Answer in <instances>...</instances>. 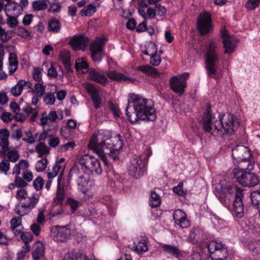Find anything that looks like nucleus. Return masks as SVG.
I'll return each mask as SVG.
<instances>
[{
    "mask_svg": "<svg viewBox=\"0 0 260 260\" xmlns=\"http://www.w3.org/2000/svg\"><path fill=\"white\" fill-rule=\"evenodd\" d=\"M125 111L128 121L132 124L139 120L153 121L156 118L152 101L138 94L129 95Z\"/></svg>",
    "mask_w": 260,
    "mask_h": 260,
    "instance_id": "nucleus-1",
    "label": "nucleus"
},
{
    "mask_svg": "<svg viewBox=\"0 0 260 260\" xmlns=\"http://www.w3.org/2000/svg\"><path fill=\"white\" fill-rule=\"evenodd\" d=\"M236 117L232 114H228L224 119L219 118V120L212 115L209 108L206 110L203 116L201 123L205 132L210 133L215 136L224 138L232 135L235 128L237 126Z\"/></svg>",
    "mask_w": 260,
    "mask_h": 260,
    "instance_id": "nucleus-2",
    "label": "nucleus"
},
{
    "mask_svg": "<svg viewBox=\"0 0 260 260\" xmlns=\"http://www.w3.org/2000/svg\"><path fill=\"white\" fill-rule=\"evenodd\" d=\"M243 190L235 185L226 184L222 186V184L220 183L216 187L215 194L224 206H228L229 205L231 196L234 193H235L233 210L237 216L241 217L244 213V205L242 201Z\"/></svg>",
    "mask_w": 260,
    "mask_h": 260,
    "instance_id": "nucleus-3",
    "label": "nucleus"
},
{
    "mask_svg": "<svg viewBox=\"0 0 260 260\" xmlns=\"http://www.w3.org/2000/svg\"><path fill=\"white\" fill-rule=\"evenodd\" d=\"M88 147L96 153L106 165H108L111 160L118 159L119 152L117 149L114 148L107 142H97V138L94 136L90 138Z\"/></svg>",
    "mask_w": 260,
    "mask_h": 260,
    "instance_id": "nucleus-4",
    "label": "nucleus"
},
{
    "mask_svg": "<svg viewBox=\"0 0 260 260\" xmlns=\"http://www.w3.org/2000/svg\"><path fill=\"white\" fill-rule=\"evenodd\" d=\"M217 44L213 41L209 42L206 47L205 57V65L207 75L209 78L217 79L216 76L217 66L219 61V57L216 50Z\"/></svg>",
    "mask_w": 260,
    "mask_h": 260,
    "instance_id": "nucleus-5",
    "label": "nucleus"
},
{
    "mask_svg": "<svg viewBox=\"0 0 260 260\" xmlns=\"http://www.w3.org/2000/svg\"><path fill=\"white\" fill-rule=\"evenodd\" d=\"M77 161L84 173L88 175L101 174L102 169L99 160L88 154L79 156Z\"/></svg>",
    "mask_w": 260,
    "mask_h": 260,
    "instance_id": "nucleus-6",
    "label": "nucleus"
},
{
    "mask_svg": "<svg viewBox=\"0 0 260 260\" xmlns=\"http://www.w3.org/2000/svg\"><path fill=\"white\" fill-rule=\"evenodd\" d=\"M233 175L239 184L245 187H254L260 181L258 176L250 171L239 172L238 170H234Z\"/></svg>",
    "mask_w": 260,
    "mask_h": 260,
    "instance_id": "nucleus-7",
    "label": "nucleus"
},
{
    "mask_svg": "<svg viewBox=\"0 0 260 260\" xmlns=\"http://www.w3.org/2000/svg\"><path fill=\"white\" fill-rule=\"evenodd\" d=\"M128 171L129 175L135 179H140L143 176L145 169L140 156H133L129 165Z\"/></svg>",
    "mask_w": 260,
    "mask_h": 260,
    "instance_id": "nucleus-8",
    "label": "nucleus"
},
{
    "mask_svg": "<svg viewBox=\"0 0 260 260\" xmlns=\"http://www.w3.org/2000/svg\"><path fill=\"white\" fill-rule=\"evenodd\" d=\"M105 40V38H100L90 45L89 49L91 52V57L95 62H100L104 56L103 47Z\"/></svg>",
    "mask_w": 260,
    "mask_h": 260,
    "instance_id": "nucleus-9",
    "label": "nucleus"
},
{
    "mask_svg": "<svg viewBox=\"0 0 260 260\" xmlns=\"http://www.w3.org/2000/svg\"><path fill=\"white\" fill-rule=\"evenodd\" d=\"M189 75L188 73L181 74L183 79L179 78L176 76L172 77L170 80L171 89L177 93L182 94L186 86V79L188 78Z\"/></svg>",
    "mask_w": 260,
    "mask_h": 260,
    "instance_id": "nucleus-10",
    "label": "nucleus"
},
{
    "mask_svg": "<svg viewBox=\"0 0 260 260\" xmlns=\"http://www.w3.org/2000/svg\"><path fill=\"white\" fill-rule=\"evenodd\" d=\"M71 235V230L68 225L60 226L56 225L51 231V236L55 241L65 242Z\"/></svg>",
    "mask_w": 260,
    "mask_h": 260,
    "instance_id": "nucleus-11",
    "label": "nucleus"
},
{
    "mask_svg": "<svg viewBox=\"0 0 260 260\" xmlns=\"http://www.w3.org/2000/svg\"><path fill=\"white\" fill-rule=\"evenodd\" d=\"M198 27L200 33L204 35L209 32L212 29L211 18L207 12L201 13L198 18Z\"/></svg>",
    "mask_w": 260,
    "mask_h": 260,
    "instance_id": "nucleus-12",
    "label": "nucleus"
},
{
    "mask_svg": "<svg viewBox=\"0 0 260 260\" xmlns=\"http://www.w3.org/2000/svg\"><path fill=\"white\" fill-rule=\"evenodd\" d=\"M232 156L236 161H242L250 158L251 153L250 150L247 147L243 145H238L233 148Z\"/></svg>",
    "mask_w": 260,
    "mask_h": 260,
    "instance_id": "nucleus-13",
    "label": "nucleus"
},
{
    "mask_svg": "<svg viewBox=\"0 0 260 260\" xmlns=\"http://www.w3.org/2000/svg\"><path fill=\"white\" fill-rule=\"evenodd\" d=\"M38 200L35 197H27L25 199L20 201L18 206L21 207L22 211H17V214L20 216H24L28 214L30 210L35 207Z\"/></svg>",
    "mask_w": 260,
    "mask_h": 260,
    "instance_id": "nucleus-14",
    "label": "nucleus"
},
{
    "mask_svg": "<svg viewBox=\"0 0 260 260\" xmlns=\"http://www.w3.org/2000/svg\"><path fill=\"white\" fill-rule=\"evenodd\" d=\"M33 236L30 232H23L21 234L20 239L23 242L24 245L22 246V250L17 254V260H21L25 256L26 253L30 250L29 243L33 239Z\"/></svg>",
    "mask_w": 260,
    "mask_h": 260,
    "instance_id": "nucleus-15",
    "label": "nucleus"
},
{
    "mask_svg": "<svg viewBox=\"0 0 260 260\" xmlns=\"http://www.w3.org/2000/svg\"><path fill=\"white\" fill-rule=\"evenodd\" d=\"M89 42V39L83 36H79L73 38L69 44L74 50H84Z\"/></svg>",
    "mask_w": 260,
    "mask_h": 260,
    "instance_id": "nucleus-16",
    "label": "nucleus"
},
{
    "mask_svg": "<svg viewBox=\"0 0 260 260\" xmlns=\"http://www.w3.org/2000/svg\"><path fill=\"white\" fill-rule=\"evenodd\" d=\"M58 113H59L61 115L60 119H61L63 117V114L61 111H58ZM59 118L57 114V112L55 111H51L47 114V112H44L41 115V117L39 122H38L40 125L44 126L47 124L48 121L54 122H56L57 119Z\"/></svg>",
    "mask_w": 260,
    "mask_h": 260,
    "instance_id": "nucleus-17",
    "label": "nucleus"
},
{
    "mask_svg": "<svg viewBox=\"0 0 260 260\" xmlns=\"http://www.w3.org/2000/svg\"><path fill=\"white\" fill-rule=\"evenodd\" d=\"M33 175L30 171L24 172H17V187H25L27 185V182L32 181Z\"/></svg>",
    "mask_w": 260,
    "mask_h": 260,
    "instance_id": "nucleus-18",
    "label": "nucleus"
},
{
    "mask_svg": "<svg viewBox=\"0 0 260 260\" xmlns=\"http://www.w3.org/2000/svg\"><path fill=\"white\" fill-rule=\"evenodd\" d=\"M10 136L9 131L6 128L0 129V147L2 150H0V155H5L8 150L9 143L8 138Z\"/></svg>",
    "mask_w": 260,
    "mask_h": 260,
    "instance_id": "nucleus-19",
    "label": "nucleus"
},
{
    "mask_svg": "<svg viewBox=\"0 0 260 260\" xmlns=\"http://www.w3.org/2000/svg\"><path fill=\"white\" fill-rule=\"evenodd\" d=\"M175 222L181 228H186L189 225V222L186 218V214L181 210L175 211L173 214Z\"/></svg>",
    "mask_w": 260,
    "mask_h": 260,
    "instance_id": "nucleus-20",
    "label": "nucleus"
},
{
    "mask_svg": "<svg viewBox=\"0 0 260 260\" xmlns=\"http://www.w3.org/2000/svg\"><path fill=\"white\" fill-rule=\"evenodd\" d=\"M88 75V78L90 80L96 82L103 86H105L108 82V79L104 75L94 69H89Z\"/></svg>",
    "mask_w": 260,
    "mask_h": 260,
    "instance_id": "nucleus-21",
    "label": "nucleus"
},
{
    "mask_svg": "<svg viewBox=\"0 0 260 260\" xmlns=\"http://www.w3.org/2000/svg\"><path fill=\"white\" fill-rule=\"evenodd\" d=\"M47 75L49 78H56L58 77L61 81L63 80V71L61 66L57 64H51L48 69Z\"/></svg>",
    "mask_w": 260,
    "mask_h": 260,
    "instance_id": "nucleus-22",
    "label": "nucleus"
},
{
    "mask_svg": "<svg viewBox=\"0 0 260 260\" xmlns=\"http://www.w3.org/2000/svg\"><path fill=\"white\" fill-rule=\"evenodd\" d=\"M225 53H231L235 51L237 39L234 36L225 37L222 40Z\"/></svg>",
    "mask_w": 260,
    "mask_h": 260,
    "instance_id": "nucleus-23",
    "label": "nucleus"
},
{
    "mask_svg": "<svg viewBox=\"0 0 260 260\" xmlns=\"http://www.w3.org/2000/svg\"><path fill=\"white\" fill-rule=\"evenodd\" d=\"M161 247L165 252L176 258H179L183 255L182 251L177 246L171 244H163Z\"/></svg>",
    "mask_w": 260,
    "mask_h": 260,
    "instance_id": "nucleus-24",
    "label": "nucleus"
},
{
    "mask_svg": "<svg viewBox=\"0 0 260 260\" xmlns=\"http://www.w3.org/2000/svg\"><path fill=\"white\" fill-rule=\"evenodd\" d=\"M34 249L32 252L34 260H42L45 254V246L41 242H37L34 245Z\"/></svg>",
    "mask_w": 260,
    "mask_h": 260,
    "instance_id": "nucleus-25",
    "label": "nucleus"
},
{
    "mask_svg": "<svg viewBox=\"0 0 260 260\" xmlns=\"http://www.w3.org/2000/svg\"><path fill=\"white\" fill-rule=\"evenodd\" d=\"M88 257L80 251H69L64 257V260H87Z\"/></svg>",
    "mask_w": 260,
    "mask_h": 260,
    "instance_id": "nucleus-26",
    "label": "nucleus"
},
{
    "mask_svg": "<svg viewBox=\"0 0 260 260\" xmlns=\"http://www.w3.org/2000/svg\"><path fill=\"white\" fill-rule=\"evenodd\" d=\"M212 259L214 260H225L228 255L229 252L225 246L220 249L210 254Z\"/></svg>",
    "mask_w": 260,
    "mask_h": 260,
    "instance_id": "nucleus-27",
    "label": "nucleus"
},
{
    "mask_svg": "<svg viewBox=\"0 0 260 260\" xmlns=\"http://www.w3.org/2000/svg\"><path fill=\"white\" fill-rule=\"evenodd\" d=\"M62 180V177L59 175L57 179V190L56 197L54 199V202L57 205H61L64 199V191L63 189L60 188V183Z\"/></svg>",
    "mask_w": 260,
    "mask_h": 260,
    "instance_id": "nucleus-28",
    "label": "nucleus"
},
{
    "mask_svg": "<svg viewBox=\"0 0 260 260\" xmlns=\"http://www.w3.org/2000/svg\"><path fill=\"white\" fill-rule=\"evenodd\" d=\"M137 69L138 71L154 77L159 76V73L157 70L149 65L140 66L137 67Z\"/></svg>",
    "mask_w": 260,
    "mask_h": 260,
    "instance_id": "nucleus-29",
    "label": "nucleus"
},
{
    "mask_svg": "<svg viewBox=\"0 0 260 260\" xmlns=\"http://www.w3.org/2000/svg\"><path fill=\"white\" fill-rule=\"evenodd\" d=\"M17 111H22L25 112L28 116H29L30 120L32 122L35 121L38 115V111L35 109H32L28 106H25L24 107L21 108L20 106L17 105Z\"/></svg>",
    "mask_w": 260,
    "mask_h": 260,
    "instance_id": "nucleus-30",
    "label": "nucleus"
},
{
    "mask_svg": "<svg viewBox=\"0 0 260 260\" xmlns=\"http://www.w3.org/2000/svg\"><path fill=\"white\" fill-rule=\"evenodd\" d=\"M61 26V23L56 18H52L48 21V30L50 32H58L60 30Z\"/></svg>",
    "mask_w": 260,
    "mask_h": 260,
    "instance_id": "nucleus-31",
    "label": "nucleus"
},
{
    "mask_svg": "<svg viewBox=\"0 0 260 260\" xmlns=\"http://www.w3.org/2000/svg\"><path fill=\"white\" fill-rule=\"evenodd\" d=\"M135 249L138 253L142 254L146 251H148V248L146 243V240L145 239H141L137 242H135Z\"/></svg>",
    "mask_w": 260,
    "mask_h": 260,
    "instance_id": "nucleus-32",
    "label": "nucleus"
},
{
    "mask_svg": "<svg viewBox=\"0 0 260 260\" xmlns=\"http://www.w3.org/2000/svg\"><path fill=\"white\" fill-rule=\"evenodd\" d=\"M92 136H94L97 138V142L101 140V142H106L111 138V135L109 131L101 129L98 131L97 134H94Z\"/></svg>",
    "mask_w": 260,
    "mask_h": 260,
    "instance_id": "nucleus-33",
    "label": "nucleus"
},
{
    "mask_svg": "<svg viewBox=\"0 0 260 260\" xmlns=\"http://www.w3.org/2000/svg\"><path fill=\"white\" fill-rule=\"evenodd\" d=\"M238 164L237 168H235L234 170H238L239 172H247L246 170L250 169L249 168L251 165V160L250 158L246 159H242V161H236Z\"/></svg>",
    "mask_w": 260,
    "mask_h": 260,
    "instance_id": "nucleus-34",
    "label": "nucleus"
},
{
    "mask_svg": "<svg viewBox=\"0 0 260 260\" xmlns=\"http://www.w3.org/2000/svg\"><path fill=\"white\" fill-rule=\"evenodd\" d=\"M108 77L112 80L116 81H126L128 80L125 76L122 74L118 73L115 71H111L107 73Z\"/></svg>",
    "mask_w": 260,
    "mask_h": 260,
    "instance_id": "nucleus-35",
    "label": "nucleus"
},
{
    "mask_svg": "<svg viewBox=\"0 0 260 260\" xmlns=\"http://www.w3.org/2000/svg\"><path fill=\"white\" fill-rule=\"evenodd\" d=\"M9 74H13L16 71V54L10 53L9 57Z\"/></svg>",
    "mask_w": 260,
    "mask_h": 260,
    "instance_id": "nucleus-36",
    "label": "nucleus"
},
{
    "mask_svg": "<svg viewBox=\"0 0 260 260\" xmlns=\"http://www.w3.org/2000/svg\"><path fill=\"white\" fill-rule=\"evenodd\" d=\"M83 86L90 97L99 94L98 88L92 83L86 82L83 84Z\"/></svg>",
    "mask_w": 260,
    "mask_h": 260,
    "instance_id": "nucleus-37",
    "label": "nucleus"
},
{
    "mask_svg": "<svg viewBox=\"0 0 260 260\" xmlns=\"http://www.w3.org/2000/svg\"><path fill=\"white\" fill-rule=\"evenodd\" d=\"M160 203L161 199L160 196L155 191H152L149 199L150 206L152 207H157L160 205Z\"/></svg>",
    "mask_w": 260,
    "mask_h": 260,
    "instance_id": "nucleus-38",
    "label": "nucleus"
},
{
    "mask_svg": "<svg viewBox=\"0 0 260 260\" xmlns=\"http://www.w3.org/2000/svg\"><path fill=\"white\" fill-rule=\"evenodd\" d=\"M21 138L23 141L30 144L35 142V139L30 131L26 132L23 135L20 130L17 129V139Z\"/></svg>",
    "mask_w": 260,
    "mask_h": 260,
    "instance_id": "nucleus-39",
    "label": "nucleus"
},
{
    "mask_svg": "<svg viewBox=\"0 0 260 260\" xmlns=\"http://www.w3.org/2000/svg\"><path fill=\"white\" fill-rule=\"evenodd\" d=\"M225 245L223 244L221 242L214 240L211 241L208 245V249L210 253L216 251L224 247Z\"/></svg>",
    "mask_w": 260,
    "mask_h": 260,
    "instance_id": "nucleus-40",
    "label": "nucleus"
},
{
    "mask_svg": "<svg viewBox=\"0 0 260 260\" xmlns=\"http://www.w3.org/2000/svg\"><path fill=\"white\" fill-rule=\"evenodd\" d=\"M96 11V7L92 4H89L81 10L80 14L82 16H91Z\"/></svg>",
    "mask_w": 260,
    "mask_h": 260,
    "instance_id": "nucleus-41",
    "label": "nucleus"
},
{
    "mask_svg": "<svg viewBox=\"0 0 260 260\" xmlns=\"http://www.w3.org/2000/svg\"><path fill=\"white\" fill-rule=\"evenodd\" d=\"M36 150L38 153V156L42 157L44 155L49 153V148L44 143L41 142L36 147Z\"/></svg>",
    "mask_w": 260,
    "mask_h": 260,
    "instance_id": "nucleus-42",
    "label": "nucleus"
},
{
    "mask_svg": "<svg viewBox=\"0 0 260 260\" xmlns=\"http://www.w3.org/2000/svg\"><path fill=\"white\" fill-rule=\"evenodd\" d=\"M252 205L258 209L260 206V190L253 191L250 194Z\"/></svg>",
    "mask_w": 260,
    "mask_h": 260,
    "instance_id": "nucleus-43",
    "label": "nucleus"
},
{
    "mask_svg": "<svg viewBox=\"0 0 260 260\" xmlns=\"http://www.w3.org/2000/svg\"><path fill=\"white\" fill-rule=\"evenodd\" d=\"M75 67L78 71H81L82 73L87 72L88 66L83 59H76Z\"/></svg>",
    "mask_w": 260,
    "mask_h": 260,
    "instance_id": "nucleus-44",
    "label": "nucleus"
},
{
    "mask_svg": "<svg viewBox=\"0 0 260 260\" xmlns=\"http://www.w3.org/2000/svg\"><path fill=\"white\" fill-rule=\"evenodd\" d=\"M15 34V32L12 30L6 31L4 28L0 25V38L4 42H7Z\"/></svg>",
    "mask_w": 260,
    "mask_h": 260,
    "instance_id": "nucleus-45",
    "label": "nucleus"
},
{
    "mask_svg": "<svg viewBox=\"0 0 260 260\" xmlns=\"http://www.w3.org/2000/svg\"><path fill=\"white\" fill-rule=\"evenodd\" d=\"M48 3L47 0L36 1L32 3V8L36 11L43 10L47 8Z\"/></svg>",
    "mask_w": 260,
    "mask_h": 260,
    "instance_id": "nucleus-46",
    "label": "nucleus"
},
{
    "mask_svg": "<svg viewBox=\"0 0 260 260\" xmlns=\"http://www.w3.org/2000/svg\"><path fill=\"white\" fill-rule=\"evenodd\" d=\"M30 84L29 82L25 80H20L17 82V96L20 95L23 89H29L31 88Z\"/></svg>",
    "mask_w": 260,
    "mask_h": 260,
    "instance_id": "nucleus-47",
    "label": "nucleus"
},
{
    "mask_svg": "<svg viewBox=\"0 0 260 260\" xmlns=\"http://www.w3.org/2000/svg\"><path fill=\"white\" fill-rule=\"evenodd\" d=\"M45 92V86H44L42 83L38 82L34 85V88L32 89V92L35 94L42 96Z\"/></svg>",
    "mask_w": 260,
    "mask_h": 260,
    "instance_id": "nucleus-48",
    "label": "nucleus"
},
{
    "mask_svg": "<svg viewBox=\"0 0 260 260\" xmlns=\"http://www.w3.org/2000/svg\"><path fill=\"white\" fill-rule=\"evenodd\" d=\"M16 4L14 3H8L6 5L5 12L7 16L15 15Z\"/></svg>",
    "mask_w": 260,
    "mask_h": 260,
    "instance_id": "nucleus-49",
    "label": "nucleus"
},
{
    "mask_svg": "<svg viewBox=\"0 0 260 260\" xmlns=\"http://www.w3.org/2000/svg\"><path fill=\"white\" fill-rule=\"evenodd\" d=\"M48 164L46 158H43L37 161L36 164V170L37 172H42L45 170Z\"/></svg>",
    "mask_w": 260,
    "mask_h": 260,
    "instance_id": "nucleus-50",
    "label": "nucleus"
},
{
    "mask_svg": "<svg viewBox=\"0 0 260 260\" xmlns=\"http://www.w3.org/2000/svg\"><path fill=\"white\" fill-rule=\"evenodd\" d=\"M76 146L74 141H70L63 145H61L58 147V151L61 152H66L68 150L73 149Z\"/></svg>",
    "mask_w": 260,
    "mask_h": 260,
    "instance_id": "nucleus-51",
    "label": "nucleus"
},
{
    "mask_svg": "<svg viewBox=\"0 0 260 260\" xmlns=\"http://www.w3.org/2000/svg\"><path fill=\"white\" fill-rule=\"evenodd\" d=\"M29 164L25 159H21L17 164V172H24L28 171Z\"/></svg>",
    "mask_w": 260,
    "mask_h": 260,
    "instance_id": "nucleus-52",
    "label": "nucleus"
},
{
    "mask_svg": "<svg viewBox=\"0 0 260 260\" xmlns=\"http://www.w3.org/2000/svg\"><path fill=\"white\" fill-rule=\"evenodd\" d=\"M200 230L198 228H193L190 231L189 235L187 238L189 241L192 243L196 242V237L200 233Z\"/></svg>",
    "mask_w": 260,
    "mask_h": 260,
    "instance_id": "nucleus-53",
    "label": "nucleus"
},
{
    "mask_svg": "<svg viewBox=\"0 0 260 260\" xmlns=\"http://www.w3.org/2000/svg\"><path fill=\"white\" fill-rule=\"evenodd\" d=\"M44 184V181L41 177H38L33 182V186L36 190H41Z\"/></svg>",
    "mask_w": 260,
    "mask_h": 260,
    "instance_id": "nucleus-54",
    "label": "nucleus"
},
{
    "mask_svg": "<svg viewBox=\"0 0 260 260\" xmlns=\"http://www.w3.org/2000/svg\"><path fill=\"white\" fill-rule=\"evenodd\" d=\"M260 0H248L245 4L246 8L248 10H254L259 6Z\"/></svg>",
    "mask_w": 260,
    "mask_h": 260,
    "instance_id": "nucleus-55",
    "label": "nucleus"
},
{
    "mask_svg": "<svg viewBox=\"0 0 260 260\" xmlns=\"http://www.w3.org/2000/svg\"><path fill=\"white\" fill-rule=\"evenodd\" d=\"M160 62L161 58L157 53L151 54L150 62L152 66H157L160 64Z\"/></svg>",
    "mask_w": 260,
    "mask_h": 260,
    "instance_id": "nucleus-56",
    "label": "nucleus"
},
{
    "mask_svg": "<svg viewBox=\"0 0 260 260\" xmlns=\"http://www.w3.org/2000/svg\"><path fill=\"white\" fill-rule=\"evenodd\" d=\"M44 102L48 105H53L55 101V97L52 93H48L44 96Z\"/></svg>",
    "mask_w": 260,
    "mask_h": 260,
    "instance_id": "nucleus-57",
    "label": "nucleus"
},
{
    "mask_svg": "<svg viewBox=\"0 0 260 260\" xmlns=\"http://www.w3.org/2000/svg\"><path fill=\"white\" fill-rule=\"evenodd\" d=\"M32 76L34 80L38 82L42 81V75L39 68H35L32 73Z\"/></svg>",
    "mask_w": 260,
    "mask_h": 260,
    "instance_id": "nucleus-58",
    "label": "nucleus"
},
{
    "mask_svg": "<svg viewBox=\"0 0 260 260\" xmlns=\"http://www.w3.org/2000/svg\"><path fill=\"white\" fill-rule=\"evenodd\" d=\"M9 169L10 163L9 160L4 159L0 162V171L7 174Z\"/></svg>",
    "mask_w": 260,
    "mask_h": 260,
    "instance_id": "nucleus-59",
    "label": "nucleus"
},
{
    "mask_svg": "<svg viewBox=\"0 0 260 260\" xmlns=\"http://www.w3.org/2000/svg\"><path fill=\"white\" fill-rule=\"evenodd\" d=\"M68 203L71 208L72 213H74L76 211L79 205V202L78 201L72 198H70L68 199Z\"/></svg>",
    "mask_w": 260,
    "mask_h": 260,
    "instance_id": "nucleus-60",
    "label": "nucleus"
},
{
    "mask_svg": "<svg viewBox=\"0 0 260 260\" xmlns=\"http://www.w3.org/2000/svg\"><path fill=\"white\" fill-rule=\"evenodd\" d=\"M173 191L180 196H184L186 192L183 189V184L180 183L176 187L173 188Z\"/></svg>",
    "mask_w": 260,
    "mask_h": 260,
    "instance_id": "nucleus-61",
    "label": "nucleus"
},
{
    "mask_svg": "<svg viewBox=\"0 0 260 260\" xmlns=\"http://www.w3.org/2000/svg\"><path fill=\"white\" fill-rule=\"evenodd\" d=\"M91 99L95 109H98L101 107L102 99L99 94L92 96Z\"/></svg>",
    "mask_w": 260,
    "mask_h": 260,
    "instance_id": "nucleus-62",
    "label": "nucleus"
},
{
    "mask_svg": "<svg viewBox=\"0 0 260 260\" xmlns=\"http://www.w3.org/2000/svg\"><path fill=\"white\" fill-rule=\"evenodd\" d=\"M60 140L58 137L54 136H49L48 139V144L51 147H55L58 145Z\"/></svg>",
    "mask_w": 260,
    "mask_h": 260,
    "instance_id": "nucleus-63",
    "label": "nucleus"
},
{
    "mask_svg": "<svg viewBox=\"0 0 260 260\" xmlns=\"http://www.w3.org/2000/svg\"><path fill=\"white\" fill-rule=\"evenodd\" d=\"M61 6L59 3H52L50 4L48 12L52 11L54 13H58L60 11Z\"/></svg>",
    "mask_w": 260,
    "mask_h": 260,
    "instance_id": "nucleus-64",
    "label": "nucleus"
}]
</instances>
